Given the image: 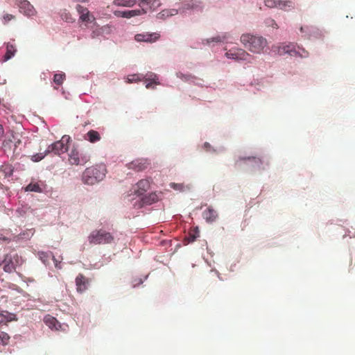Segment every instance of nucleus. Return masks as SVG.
<instances>
[{
    "label": "nucleus",
    "instance_id": "f257e3e1",
    "mask_svg": "<svg viewBox=\"0 0 355 355\" xmlns=\"http://www.w3.org/2000/svg\"><path fill=\"white\" fill-rule=\"evenodd\" d=\"M241 42L246 49L253 53L263 52L268 44V42L264 37L250 34H243L241 37Z\"/></svg>",
    "mask_w": 355,
    "mask_h": 355
},
{
    "label": "nucleus",
    "instance_id": "f03ea898",
    "mask_svg": "<svg viewBox=\"0 0 355 355\" xmlns=\"http://www.w3.org/2000/svg\"><path fill=\"white\" fill-rule=\"evenodd\" d=\"M70 139L69 136L64 135L60 140L49 146L47 149L45 150L44 155H42V154H37L33 155V160L35 162L40 161L45 155L50 153H53L56 155H60L66 153L69 148L68 143L69 142Z\"/></svg>",
    "mask_w": 355,
    "mask_h": 355
},
{
    "label": "nucleus",
    "instance_id": "7ed1b4c3",
    "mask_svg": "<svg viewBox=\"0 0 355 355\" xmlns=\"http://www.w3.org/2000/svg\"><path fill=\"white\" fill-rule=\"evenodd\" d=\"M106 168L104 165H98L87 168L83 173V182L93 185L102 180L105 175Z\"/></svg>",
    "mask_w": 355,
    "mask_h": 355
},
{
    "label": "nucleus",
    "instance_id": "20e7f679",
    "mask_svg": "<svg viewBox=\"0 0 355 355\" xmlns=\"http://www.w3.org/2000/svg\"><path fill=\"white\" fill-rule=\"evenodd\" d=\"M88 241L94 245L110 244L114 241V236L111 233L101 229L92 231L88 236Z\"/></svg>",
    "mask_w": 355,
    "mask_h": 355
},
{
    "label": "nucleus",
    "instance_id": "39448f33",
    "mask_svg": "<svg viewBox=\"0 0 355 355\" xmlns=\"http://www.w3.org/2000/svg\"><path fill=\"white\" fill-rule=\"evenodd\" d=\"M227 58L235 60H243L252 63L254 58L246 52L244 49L232 48L225 53Z\"/></svg>",
    "mask_w": 355,
    "mask_h": 355
},
{
    "label": "nucleus",
    "instance_id": "423d86ee",
    "mask_svg": "<svg viewBox=\"0 0 355 355\" xmlns=\"http://www.w3.org/2000/svg\"><path fill=\"white\" fill-rule=\"evenodd\" d=\"M272 51L277 53L280 55H283L284 54H289L291 55H297V52L295 50V45L293 43L288 44H279L277 45H273L272 46Z\"/></svg>",
    "mask_w": 355,
    "mask_h": 355
},
{
    "label": "nucleus",
    "instance_id": "0eeeda50",
    "mask_svg": "<svg viewBox=\"0 0 355 355\" xmlns=\"http://www.w3.org/2000/svg\"><path fill=\"white\" fill-rule=\"evenodd\" d=\"M241 164H243L244 165L252 168L260 169L261 168V165L263 164V161L260 157H239V160L236 161V164L240 166Z\"/></svg>",
    "mask_w": 355,
    "mask_h": 355
},
{
    "label": "nucleus",
    "instance_id": "6e6552de",
    "mask_svg": "<svg viewBox=\"0 0 355 355\" xmlns=\"http://www.w3.org/2000/svg\"><path fill=\"white\" fill-rule=\"evenodd\" d=\"M89 160V156L85 154L80 155L76 148H73L69 154V162L73 165H84Z\"/></svg>",
    "mask_w": 355,
    "mask_h": 355
},
{
    "label": "nucleus",
    "instance_id": "1a4fd4ad",
    "mask_svg": "<svg viewBox=\"0 0 355 355\" xmlns=\"http://www.w3.org/2000/svg\"><path fill=\"white\" fill-rule=\"evenodd\" d=\"M265 5L270 8H279L284 10H290L294 7V3L291 1L286 0H265Z\"/></svg>",
    "mask_w": 355,
    "mask_h": 355
},
{
    "label": "nucleus",
    "instance_id": "9d476101",
    "mask_svg": "<svg viewBox=\"0 0 355 355\" xmlns=\"http://www.w3.org/2000/svg\"><path fill=\"white\" fill-rule=\"evenodd\" d=\"M76 10L79 15V20L84 23H92L95 20L94 16L87 8L80 4L76 5Z\"/></svg>",
    "mask_w": 355,
    "mask_h": 355
},
{
    "label": "nucleus",
    "instance_id": "9b49d317",
    "mask_svg": "<svg viewBox=\"0 0 355 355\" xmlns=\"http://www.w3.org/2000/svg\"><path fill=\"white\" fill-rule=\"evenodd\" d=\"M147 12L144 8H141L139 10H116L114 12V15L118 17H123V18H131L135 16L141 15L146 14Z\"/></svg>",
    "mask_w": 355,
    "mask_h": 355
},
{
    "label": "nucleus",
    "instance_id": "f8f14e48",
    "mask_svg": "<svg viewBox=\"0 0 355 355\" xmlns=\"http://www.w3.org/2000/svg\"><path fill=\"white\" fill-rule=\"evenodd\" d=\"M149 165V163L147 159H137L135 160H133L132 162L128 164V167L129 169H132L135 171H141L145 170L148 166Z\"/></svg>",
    "mask_w": 355,
    "mask_h": 355
},
{
    "label": "nucleus",
    "instance_id": "ddd939ff",
    "mask_svg": "<svg viewBox=\"0 0 355 355\" xmlns=\"http://www.w3.org/2000/svg\"><path fill=\"white\" fill-rule=\"evenodd\" d=\"M76 290L78 293L85 291L89 286V279L83 274H78L76 278Z\"/></svg>",
    "mask_w": 355,
    "mask_h": 355
},
{
    "label": "nucleus",
    "instance_id": "4468645a",
    "mask_svg": "<svg viewBox=\"0 0 355 355\" xmlns=\"http://www.w3.org/2000/svg\"><path fill=\"white\" fill-rule=\"evenodd\" d=\"M159 38V34L153 33H139L135 35V39L137 42H154Z\"/></svg>",
    "mask_w": 355,
    "mask_h": 355
},
{
    "label": "nucleus",
    "instance_id": "2eb2a0df",
    "mask_svg": "<svg viewBox=\"0 0 355 355\" xmlns=\"http://www.w3.org/2000/svg\"><path fill=\"white\" fill-rule=\"evenodd\" d=\"M19 11L27 16H33L35 14L33 6L26 0H23L19 3Z\"/></svg>",
    "mask_w": 355,
    "mask_h": 355
},
{
    "label": "nucleus",
    "instance_id": "dca6fc26",
    "mask_svg": "<svg viewBox=\"0 0 355 355\" xmlns=\"http://www.w3.org/2000/svg\"><path fill=\"white\" fill-rule=\"evenodd\" d=\"M184 10H202L203 5L200 0H187L184 2L183 6Z\"/></svg>",
    "mask_w": 355,
    "mask_h": 355
},
{
    "label": "nucleus",
    "instance_id": "f3484780",
    "mask_svg": "<svg viewBox=\"0 0 355 355\" xmlns=\"http://www.w3.org/2000/svg\"><path fill=\"white\" fill-rule=\"evenodd\" d=\"M161 193L157 192L150 193L141 198L142 202L144 205H152L161 198Z\"/></svg>",
    "mask_w": 355,
    "mask_h": 355
},
{
    "label": "nucleus",
    "instance_id": "a211bd4d",
    "mask_svg": "<svg viewBox=\"0 0 355 355\" xmlns=\"http://www.w3.org/2000/svg\"><path fill=\"white\" fill-rule=\"evenodd\" d=\"M84 139L90 143H96L99 141L101 139V135L98 132L91 130L87 134L85 135Z\"/></svg>",
    "mask_w": 355,
    "mask_h": 355
},
{
    "label": "nucleus",
    "instance_id": "6ab92c4d",
    "mask_svg": "<svg viewBox=\"0 0 355 355\" xmlns=\"http://www.w3.org/2000/svg\"><path fill=\"white\" fill-rule=\"evenodd\" d=\"M202 216H203V218L207 222H213L218 217L216 211L211 207H209L206 210H205L203 211Z\"/></svg>",
    "mask_w": 355,
    "mask_h": 355
},
{
    "label": "nucleus",
    "instance_id": "aec40b11",
    "mask_svg": "<svg viewBox=\"0 0 355 355\" xmlns=\"http://www.w3.org/2000/svg\"><path fill=\"white\" fill-rule=\"evenodd\" d=\"M138 189L136 191V193L138 196H141L150 188V182L148 180H141L137 183Z\"/></svg>",
    "mask_w": 355,
    "mask_h": 355
},
{
    "label": "nucleus",
    "instance_id": "412c9836",
    "mask_svg": "<svg viewBox=\"0 0 355 355\" xmlns=\"http://www.w3.org/2000/svg\"><path fill=\"white\" fill-rule=\"evenodd\" d=\"M17 52L16 46L8 42L6 44V51L3 56V61H8V60L11 59Z\"/></svg>",
    "mask_w": 355,
    "mask_h": 355
},
{
    "label": "nucleus",
    "instance_id": "4be33fe9",
    "mask_svg": "<svg viewBox=\"0 0 355 355\" xmlns=\"http://www.w3.org/2000/svg\"><path fill=\"white\" fill-rule=\"evenodd\" d=\"M178 13L177 9H165L159 12L156 17L159 19H165L167 17L176 15Z\"/></svg>",
    "mask_w": 355,
    "mask_h": 355
},
{
    "label": "nucleus",
    "instance_id": "5701e85b",
    "mask_svg": "<svg viewBox=\"0 0 355 355\" xmlns=\"http://www.w3.org/2000/svg\"><path fill=\"white\" fill-rule=\"evenodd\" d=\"M199 236H200V232H199L198 227H196L189 231L188 236L185 238V241H187V243H193Z\"/></svg>",
    "mask_w": 355,
    "mask_h": 355
},
{
    "label": "nucleus",
    "instance_id": "b1692460",
    "mask_svg": "<svg viewBox=\"0 0 355 355\" xmlns=\"http://www.w3.org/2000/svg\"><path fill=\"white\" fill-rule=\"evenodd\" d=\"M4 266H3V270L6 272H12L15 270V266L12 261L8 258V256L6 255L4 260Z\"/></svg>",
    "mask_w": 355,
    "mask_h": 355
},
{
    "label": "nucleus",
    "instance_id": "393cba45",
    "mask_svg": "<svg viewBox=\"0 0 355 355\" xmlns=\"http://www.w3.org/2000/svg\"><path fill=\"white\" fill-rule=\"evenodd\" d=\"M6 314L3 313H0V324H5L7 322L12 321L16 320L15 315L11 313H8V311L5 312Z\"/></svg>",
    "mask_w": 355,
    "mask_h": 355
},
{
    "label": "nucleus",
    "instance_id": "a878e982",
    "mask_svg": "<svg viewBox=\"0 0 355 355\" xmlns=\"http://www.w3.org/2000/svg\"><path fill=\"white\" fill-rule=\"evenodd\" d=\"M136 0H114L113 4L117 6L132 7L135 5Z\"/></svg>",
    "mask_w": 355,
    "mask_h": 355
},
{
    "label": "nucleus",
    "instance_id": "bb28decb",
    "mask_svg": "<svg viewBox=\"0 0 355 355\" xmlns=\"http://www.w3.org/2000/svg\"><path fill=\"white\" fill-rule=\"evenodd\" d=\"M141 76L144 81H153L155 85L160 84L157 76L153 72L148 73L145 76L141 75Z\"/></svg>",
    "mask_w": 355,
    "mask_h": 355
},
{
    "label": "nucleus",
    "instance_id": "cd10ccee",
    "mask_svg": "<svg viewBox=\"0 0 355 355\" xmlns=\"http://www.w3.org/2000/svg\"><path fill=\"white\" fill-rule=\"evenodd\" d=\"M150 5V7H153V8H158L160 6L161 3L158 0H139V6L141 7L144 4Z\"/></svg>",
    "mask_w": 355,
    "mask_h": 355
},
{
    "label": "nucleus",
    "instance_id": "c85d7f7f",
    "mask_svg": "<svg viewBox=\"0 0 355 355\" xmlns=\"http://www.w3.org/2000/svg\"><path fill=\"white\" fill-rule=\"evenodd\" d=\"M13 142L14 141L12 139V137L10 138L5 139L3 141L2 148L5 153L10 151L12 149V146L14 147Z\"/></svg>",
    "mask_w": 355,
    "mask_h": 355
},
{
    "label": "nucleus",
    "instance_id": "c756f323",
    "mask_svg": "<svg viewBox=\"0 0 355 355\" xmlns=\"http://www.w3.org/2000/svg\"><path fill=\"white\" fill-rule=\"evenodd\" d=\"M61 18L66 22L68 23H73L75 21V19L73 17L72 15L67 10H64L61 12Z\"/></svg>",
    "mask_w": 355,
    "mask_h": 355
},
{
    "label": "nucleus",
    "instance_id": "7c9ffc66",
    "mask_svg": "<svg viewBox=\"0 0 355 355\" xmlns=\"http://www.w3.org/2000/svg\"><path fill=\"white\" fill-rule=\"evenodd\" d=\"M25 191H34V192H37V193H41L42 192V188L40 187V186L39 185L38 183H30L29 184H28L26 186V187L25 188Z\"/></svg>",
    "mask_w": 355,
    "mask_h": 355
},
{
    "label": "nucleus",
    "instance_id": "2f4dec72",
    "mask_svg": "<svg viewBox=\"0 0 355 355\" xmlns=\"http://www.w3.org/2000/svg\"><path fill=\"white\" fill-rule=\"evenodd\" d=\"M65 77L64 73H55L53 77V83L58 86H60L63 83L65 80Z\"/></svg>",
    "mask_w": 355,
    "mask_h": 355
},
{
    "label": "nucleus",
    "instance_id": "473e14b6",
    "mask_svg": "<svg viewBox=\"0 0 355 355\" xmlns=\"http://www.w3.org/2000/svg\"><path fill=\"white\" fill-rule=\"evenodd\" d=\"M315 28L313 26H301L300 30L302 33H304V36L309 37L311 33H314Z\"/></svg>",
    "mask_w": 355,
    "mask_h": 355
},
{
    "label": "nucleus",
    "instance_id": "72a5a7b5",
    "mask_svg": "<svg viewBox=\"0 0 355 355\" xmlns=\"http://www.w3.org/2000/svg\"><path fill=\"white\" fill-rule=\"evenodd\" d=\"M46 324L51 329H57L56 324L58 323L57 320L53 317H49L45 318Z\"/></svg>",
    "mask_w": 355,
    "mask_h": 355
},
{
    "label": "nucleus",
    "instance_id": "f704fd0d",
    "mask_svg": "<svg viewBox=\"0 0 355 355\" xmlns=\"http://www.w3.org/2000/svg\"><path fill=\"white\" fill-rule=\"evenodd\" d=\"M139 74H132L130 75L126 78V82L128 83H132L134 82L140 81L142 79V77H140Z\"/></svg>",
    "mask_w": 355,
    "mask_h": 355
},
{
    "label": "nucleus",
    "instance_id": "c9c22d12",
    "mask_svg": "<svg viewBox=\"0 0 355 355\" xmlns=\"http://www.w3.org/2000/svg\"><path fill=\"white\" fill-rule=\"evenodd\" d=\"M10 336L5 332H0V345H5L8 343Z\"/></svg>",
    "mask_w": 355,
    "mask_h": 355
},
{
    "label": "nucleus",
    "instance_id": "e433bc0d",
    "mask_svg": "<svg viewBox=\"0 0 355 355\" xmlns=\"http://www.w3.org/2000/svg\"><path fill=\"white\" fill-rule=\"evenodd\" d=\"M171 188L173 189L174 190L179 191H183L185 189V186L183 184H178V183H174L171 182L170 184Z\"/></svg>",
    "mask_w": 355,
    "mask_h": 355
},
{
    "label": "nucleus",
    "instance_id": "4c0bfd02",
    "mask_svg": "<svg viewBox=\"0 0 355 355\" xmlns=\"http://www.w3.org/2000/svg\"><path fill=\"white\" fill-rule=\"evenodd\" d=\"M266 24L268 26H272L275 28H278V26L277 24V23L275 22V21L271 18H268L266 19Z\"/></svg>",
    "mask_w": 355,
    "mask_h": 355
},
{
    "label": "nucleus",
    "instance_id": "58836bf2",
    "mask_svg": "<svg viewBox=\"0 0 355 355\" xmlns=\"http://www.w3.org/2000/svg\"><path fill=\"white\" fill-rule=\"evenodd\" d=\"M12 139H13L14 142H13V145H14V148H13V153H16V154H18L17 152H16V149H17V145L20 144H21V140L19 139H16L14 135H12Z\"/></svg>",
    "mask_w": 355,
    "mask_h": 355
},
{
    "label": "nucleus",
    "instance_id": "ea45409f",
    "mask_svg": "<svg viewBox=\"0 0 355 355\" xmlns=\"http://www.w3.org/2000/svg\"><path fill=\"white\" fill-rule=\"evenodd\" d=\"M14 18H15V17L12 15H10V14L4 15L3 17V24L8 23L9 21H10L11 19H13Z\"/></svg>",
    "mask_w": 355,
    "mask_h": 355
},
{
    "label": "nucleus",
    "instance_id": "a19ab883",
    "mask_svg": "<svg viewBox=\"0 0 355 355\" xmlns=\"http://www.w3.org/2000/svg\"><path fill=\"white\" fill-rule=\"evenodd\" d=\"M224 39H225V37H221L220 36H217L216 37H212V38L208 39L207 40V43H210V42H221Z\"/></svg>",
    "mask_w": 355,
    "mask_h": 355
},
{
    "label": "nucleus",
    "instance_id": "79ce46f5",
    "mask_svg": "<svg viewBox=\"0 0 355 355\" xmlns=\"http://www.w3.org/2000/svg\"><path fill=\"white\" fill-rule=\"evenodd\" d=\"M146 83V87L147 89H150V88H153L154 87L153 86L154 85L153 82V81H145Z\"/></svg>",
    "mask_w": 355,
    "mask_h": 355
},
{
    "label": "nucleus",
    "instance_id": "37998d69",
    "mask_svg": "<svg viewBox=\"0 0 355 355\" xmlns=\"http://www.w3.org/2000/svg\"><path fill=\"white\" fill-rule=\"evenodd\" d=\"M74 2H78V3H87L89 2L90 0H73Z\"/></svg>",
    "mask_w": 355,
    "mask_h": 355
},
{
    "label": "nucleus",
    "instance_id": "c03bdc74",
    "mask_svg": "<svg viewBox=\"0 0 355 355\" xmlns=\"http://www.w3.org/2000/svg\"><path fill=\"white\" fill-rule=\"evenodd\" d=\"M4 134V130L3 126L0 124V137H1Z\"/></svg>",
    "mask_w": 355,
    "mask_h": 355
},
{
    "label": "nucleus",
    "instance_id": "a18cd8bd",
    "mask_svg": "<svg viewBox=\"0 0 355 355\" xmlns=\"http://www.w3.org/2000/svg\"><path fill=\"white\" fill-rule=\"evenodd\" d=\"M0 240L8 241V239L3 236L2 234L0 235Z\"/></svg>",
    "mask_w": 355,
    "mask_h": 355
},
{
    "label": "nucleus",
    "instance_id": "49530a36",
    "mask_svg": "<svg viewBox=\"0 0 355 355\" xmlns=\"http://www.w3.org/2000/svg\"><path fill=\"white\" fill-rule=\"evenodd\" d=\"M204 145H205V147H206V148H207V147H208V146H209V144L208 143H207V142H206V143H205V144H204Z\"/></svg>",
    "mask_w": 355,
    "mask_h": 355
}]
</instances>
